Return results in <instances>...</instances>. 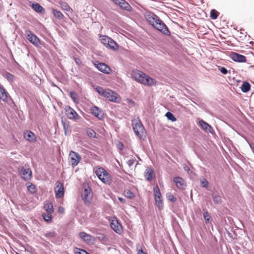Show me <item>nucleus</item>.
<instances>
[{
  "label": "nucleus",
  "mask_w": 254,
  "mask_h": 254,
  "mask_svg": "<svg viewBox=\"0 0 254 254\" xmlns=\"http://www.w3.org/2000/svg\"><path fill=\"white\" fill-rule=\"evenodd\" d=\"M145 16L148 23L154 28L165 36L171 35L169 28L158 15L153 12H149L146 13Z\"/></svg>",
  "instance_id": "obj_1"
},
{
  "label": "nucleus",
  "mask_w": 254,
  "mask_h": 254,
  "mask_svg": "<svg viewBox=\"0 0 254 254\" xmlns=\"http://www.w3.org/2000/svg\"><path fill=\"white\" fill-rule=\"evenodd\" d=\"M26 38L34 46L39 47L41 45L40 40L39 38L32 31L26 30L25 31Z\"/></svg>",
  "instance_id": "obj_2"
},
{
  "label": "nucleus",
  "mask_w": 254,
  "mask_h": 254,
  "mask_svg": "<svg viewBox=\"0 0 254 254\" xmlns=\"http://www.w3.org/2000/svg\"><path fill=\"white\" fill-rule=\"evenodd\" d=\"M64 110L65 115L69 119L77 121L80 119V116L69 106H65Z\"/></svg>",
  "instance_id": "obj_3"
},
{
  "label": "nucleus",
  "mask_w": 254,
  "mask_h": 254,
  "mask_svg": "<svg viewBox=\"0 0 254 254\" xmlns=\"http://www.w3.org/2000/svg\"><path fill=\"white\" fill-rule=\"evenodd\" d=\"M69 161L73 167L76 166L81 160L80 155L74 151H70L68 157Z\"/></svg>",
  "instance_id": "obj_4"
},
{
  "label": "nucleus",
  "mask_w": 254,
  "mask_h": 254,
  "mask_svg": "<svg viewBox=\"0 0 254 254\" xmlns=\"http://www.w3.org/2000/svg\"><path fill=\"white\" fill-rule=\"evenodd\" d=\"M153 191L156 204L160 209L163 207V200L161 193L157 185L153 188Z\"/></svg>",
  "instance_id": "obj_5"
},
{
  "label": "nucleus",
  "mask_w": 254,
  "mask_h": 254,
  "mask_svg": "<svg viewBox=\"0 0 254 254\" xmlns=\"http://www.w3.org/2000/svg\"><path fill=\"white\" fill-rule=\"evenodd\" d=\"M146 75L147 74L138 70L133 71L131 73L132 77L137 82L142 84H143Z\"/></svg>",
  "instance_id": "obj_6"
},
{
  "label": "nucleus",
  "mask_w": 254,
  "mask_h": 254,
  "mask_svg": "<svg viewBox=\"0 0 254 254\" xmlns=\"http://www.w3.org/2000/svg\"><path fill=\"white\" fill-rule=\"evenodd\" d=\"M94 65L99 71L105 74H110L112 70L111 68L104 63L96 61L94 63Z\"/></svg>",
  "instance_id": "obj_7"
},
{
  "label": "nucleus",
  "mask_w": 254,
  "mask_h": 254,
  "mask_svg": "<svg viewBox=\"0 0 254 254\" xmlns=\"http://www.w3.org/2000/svg\"><path fill=\"white\" fill-rule=\"evenodd\" d=\"M20 174L22 175V179L24 180H30L32 178V171L28 166L25 165L21 168Z\"/></svg>",
  "instance_id": "obj_8"
},
{
  "label": "nucleus",
  "mask_w": 254,
  "mask_h": 254,
  "mask_svg": "<svg viewBox=\"0 0 254 254\" xmlns=\"http://www.w3.org/2000/svg\"><path fill=\"white\" fill-rule=\"evenodd\" d=\"M91 192V189L88 185L84 186L82 197L85 203H86V202H90V200L92 197Z\"/></svg>",
  "instance_id": "obj_9"
},
{
  "label": "nucleus",
  "mask_w": 254,
  "mask_h": 254,
  "mask_svg": "<svg viewBox=\"0 0 254 254\" xmlns=\"http://www.w3.org/2000/svg\"><path fill=\"white\" fill-rule=\"evenodd\" d=\"M198 125L202 130L207 133H210L212 134L215 133L212 127L202 120L199 121Z\"/></svg>",
  "instance_id": "obj_10"
},
{
  "label": "nucleus",
  "mask_w": 254,
  "mask_h": 254,
  "mask_svg": "<svg viewBox=\"0 0 254 254\" xmlns=\"http://www.w3.org/2000/svg\"><path fill=\"white\" fill-rule=\"evenodd\" d=\"M133 129L136 135L139 138H141L142 135L140 134V132H143L144 130V127L140 121H139L138 123L133 125Z\"/></svg>",
  "instance_id": "obj_11"
},
{
  "label": "nucleus",
  "mask_w": 254,
  "mask_h": 254,
  "mask_svg": "<svg viewBox=\"0 0 254 254\" xmlns=\"http://www.w3.org/2000/svg\"><path fill=\"white\" fill-rule=\"evenodd\" d=\"M90 113L100 120H103L104 119V114L102 110L96 106L90 108Z\"/></svg>",
  "instance_id": "obj_12"
},
{
  "label": "nucleus",
  "mask_w": 254,
  "mask_h": 254,
  "mask_svg": "<svg viewBox=\"0 0 254 254\" xmlns=\"http://www.w3.org/2000/svg\"><path fill=\"white\" fill-rule=\"evenodd\" d=\"M231 59L234 62L238 63H245L246 62V57L236 52H231L230 55Z\"/></svg>",
  "instance_id": "obj_13"
},
{
  "label": "nucleus",
  "mask_w": 254,
  "mask_h": 254,
  "mask_svg": "<svg viewBox=\"0 0 254 254\" xmlns=\"http://www.w3.org/2000/svg\"><path fill=\"white\" fill-rule=\"evenodd\" d=\"M57 189H55V195L57 198L62 197L64 193V189L63 184L60 181L56 183Z\"/></svg>",
  "instance_id": "obj_14"
},
{
  "label": "nucleus",
  "mask_w": 254,
  "mask_h": 254,
  "mask_svg": "<svg viewBox=\"0 0 254 254\" xmlns=\"http://www.w3.org/2000/svg\"><path fill=\"white\" fill-rule=\"evenodd\" d=\"M106 94H105L104 97L106 98L110 101L116 103L119 102V101L117 100V94L115 91L108 89L106 90Z\"/></svg>",
  "instance_id": "obj_15"
},
{
  "label": "nucleus",
  "mask_w": 254,
  "mask_h": 254,
  "mask_svg": "<svg viewBox=\"0 0 254 254\" xmlns=\"http://www.w3.org/2000/svg\"><path fill=\"white\" fill-rule=\"evenodd\" d=\"M113 2L127 11H130L132 9L131 6L125 0H114Z\"/></svg>",
  "instance_id": "obj_16"
},
{
  "label": "nucleus",
  "mask_w": 254,
  "mask_h": 254,
  "mask_svg": "<svg viewBox=\"0 0 254 254\" xmlns=\"http://www.w3.org/2000/svg\"><path fill=\"white\" fill-rule=\"evenodd\" d=\"M110 226L111 228L117 234L121 233V230L119 228V226L122 227L116 217H114L110 222Z\"/></svg>",
  "instance_id": "obj_17"
},
{
  "label": "nucleus",
  "mask_w": 254,
  "mask_h": 254,
  "mask_svg": "<svg viewBox=\"0 0 254 254\" xmlns=\"http://www.w3.org/2000/svg\"><path fill=\"white\" fill-rule=\"evenodd\" d=\"M173 181L176 184L177 187L180 189H185V181L180 177H176L173 179Z\"/></svg>",
  "instance_id": "obj_18"
},
{
  "label": "nucleus",
  "mask_w": 254,
  "mask_h": 254,
  "mask_svg": "<svg viewBox=\"0 0 254 254\" xmlns=\"http://www.w3.org/2000/svg\"><path fill=\"white\" fill-rule=\"evenodd\" d=\"M32 9L37 13L44 14L45 12V9L38 2H34L31 4Z\"/></svg>",
  "instance_id": "obj_19"
},
{
  "label": "nucleus",
  "mask_w": 254,
  "mask_h": 254,
  "mask_svg": "<svg viewBox=\"0 0 254 254\" xmlns=\"http://www.w3.org/2000/svg\"><path fill=\"white\" fill-rule=\"evenodd\" d=\"M24 138L31 142L35 141L36 139L35 134L30 130H27L26 132L24 133Z\"/></svg>",
  "instance_id": "obj_20"
},
{
  "label": "nucleus",
  "mask_w": 254,
  "mask_h": 254,
  "mask_svg": "<svg viewBox=\"0 0 254 254\" xmlns=\"http://www.w3.org/2000/svg\"><path fill=\"white\" fill-rule=\"evenodd\" d=\"M103 172H106V170L102 167H99L96 170V174L99 179L104 183H108V180H106V178L102 177Z\"/></svg>",
  "instance_id": "obj_21"
},
{
  "label": "nucleus",
  "mask_w": 254,
  "mask_h": 254,
  "mask_svg": "<svg viewBox=\"0 0 254 254\" xmlns=\"http://www.w3.org/2000/svg\"><path fill=\"white\" fill-rule=\"evenodd\" d=\"M156 83V81L150 77L149 75H147L146 76V78L144 79V81L143 83V85L145 86H150L152 85H155Z\"/></svg>",
  "instance_id": "obj_22"
},
{
  "label": "nucleus",
  "mask_w": 254,
  "mask_h": 254,
  "mask_svg": "<svg viewBox=\"0 0 254 254\" xmlns=\"http://www.w3.org/2000/svg\"><path fill=\"white\" fill-rule=\"evenodd\" d=\"M0 99L3 102L7 100V93L3 86H0Z\"/></svg>",
  "instance_id": "obj_23"
},
{
  "label": "nucleus",
  "mask_w": 254,
  "mask_h": 254,
  "mask_svg": "<svg viewBox=\"0 0 254 254\" xmlns=\"http://www.w3.org/2000/svg\"><path fill=\"white\" fill-rule=\"evenodd\" d=\"M251 87V85L250 83L247 81H244L241 87V91L244 93H247L250 90Z\"/></svg>",
  "instance_id": "obj_24"
},
{
  "label": "nucleus",
  "mask_w": 254,
  "mask_h": 254,
  "mask_svg": "<svg viewBox=\"0 0 254 254\" xmlns=\"http://www.w3.org/2000/svg\"><path fill=\"white\" fill-rule=\"evenodd\" d=\"M145 173V177L147 181H150L153 180V170L152 169L147 168Z\"/></svg>",
  "instance_id": "obj_25"
},
{
  "label": "nucleus",
  "mask_w": 254,
  "mask_h": 254,
  "mask_svg": "<svg viewBox=\"0 0 254 254\" xmlns=\"http://www.w3.org/2000/svg\"><path fill=\"white\" fill-rule=\"evenodd\" d=\"M62 124L63 126L65 135H68L71 132L70 127L69 123H66L62 120Z\"/></svg>",
  "instance_id": "obj_26"
},
{
  "label": "nucleus",
  "mask_w": 254,
  "mask_h": 254,
  "mask_svg": "<svg viewBox=\"0 0 254 254\" xmlns=\"http://www.w3.org/2000/svg\"><path fill=\"white\" fill-rule=\"evenodd\" d=\"M79 236L84 241L89 243L91 240V236L88 234L84 232H81L79 233Z\"/></svg>",
  "instance_id": "obj_27"
},
{
  "label": "nucleus",
  "mask_w": 254,
  "mask_h": 254,
  "mask_svg": "<svg viewBox=\"0 0 254 254\" xmlns=\"http://www.w3.org/2000/svg\"><path fill=\"white\" fill-rule=\"evenodd\" d=\"M107 47H108L114 50H116L119 48V45L113 39H112L111 38H110L109 44H108Z\"/></svg>",
  "instance_id": "obj_28"
},
{
  "label": "nucleus",
  "mask_w": 254,
  "mask_h": 254,
  "mask_svg": "<svg viewBox=\"0 0 254 254\" xmlns=\"http://www.w3.org/2000/svg\"><path fill=\"white\" fill-rule=\"evenodd\" d=\"M52 12L54 16L59 20H62L64 17L63 14L60 11L56 9L53 8L52 9Z\"/></svg>",
  "instance_id": "obj_29"
},
{
  "label": "nucleus",
  "mask_w": 254,
  "mask_h": 254,
  "mask_svg": "<svg viewBox=\"0 0 254 254\" xmlns=\"http://www.w3.org/2000/svg\"><path fill=\"white\" fill-rule=\"evenodd\" d=\"M3 76L6 78L9 82H12L14 80V76L11 73L5 71L2 74Z\"/></svg>",
  "instance_id": "obj_30"
},
{
  "label": "nucleus",
  "mask_w": 254,
  "mask_h": 254,
  "mask_svg": "<svg viewBox=\"0 0 254 254\" xmlns=\"http://www.w3.org/2000/svg\"><path fill=\"white\" fill-rule=\"evenodd\" d=\"M203 216L205 220V223L208 224L210 220H211V216L206 209H203Z\"/></svg>",
  "instance_id": "obj_31"
},
{
  "label": "nucleus",
  "mask_w": 254,
  "mask_h": 254,
  "mask_svg": "<svg viewBox=\"0 0 254 254\" xmlns=\"http://www.w3.org/2000/svg\"><path fill=\"white\" fill-rule=\"evenodd\" d=\"M212 199L214 203L216 204H220L222 202L221 196L218 194H215V193L212 194Z\"/></svg>",
  "instance_id": "obj_32"
},
{
  "label": "nucleus",
  "mask_w": 254,
  "mask_h": 254,
  "mask_svg": "<svg viewBox=\"0 0 254 254\" xmlns=\"http://www.w3.org/2000/svg\"><path fill=\"white\" fill-rule=\"evenodd\" d=\"M110 37H109L106 35H101L100 36V40L101 41V42L102 44H103L104 45H105L107 47L108 44H109V41L110 40Z\"/></svg>",
  "instance_id": "obj_33"
},
{
  "label": "nucleus",
  "mask_w": 254,
  "mask_h": 254,
  "mask_svg": "<svg viewBox=\"0 0 254 254\" xmlns=\"http://www.w3.org/2000/svg\"><path fill=\"white\" fill-rule=\"evenodd\" d=\"M165 116L168 120H170L172 122H175L177 120L173 114L169 111L166 113Z\"/></svg>",
  "instance_id": "obj_34"
},
{
  "label": "nucleus",
  "mask_w": 254,
  "mask_h": 254,
  "mask_svg": "<svg viewBox=\"0 0 254 254\" xmlns=\"http://www.w3.org/2000/svg\"><path fill=\"white\" fill-rule=\"evenodd\" d=\"M219 12L215 9H213L210 11V17L212 19H216L218 16Z\"/></svg>",
  "instance_id": "obj_35"
},
{
  "label": "nucleus",
  "mask_w": 254,
  "mask_h": 254,
  "mask_svg": "<svg viewBox=\"0 0 254 254\" xmlns=\"http://www.w3.org/2000/svg\"><path fill=\"white\" fill-rule=\"evenodd\" d=\"M107 89H104L101 86H97V87L95 88L96 92L103 97L104 96L105 94H106V90Z\"/></svg>",
  "instance_id": "obj_36"
},
{
  "label": "nucleus",
  "mask_w": 254,
  "mask_h": 254,
  "mask_svg": "<svg viewBox=\"0 0 254 254\" xmlns=\"http://www.w3.org/2000/svg\"><path fill=\"white\" fill-rule=\"evenodd\" d=\"M69 95L70 98L72 99L74 103H78V100L77 99V94L75 92L73 91H70L69 92Z\"/></svg>",
  "instance_id": "obj_37"
},
{
  "label": "nucleus",
  "mask_w": 254,
  "mask_h": 254,
  "mask_svg": "<svg viewBox=\"0 0 254 254\" xmlns=\"http://www.w3.org/2000/svg\"><path fill=\"white\" fill-rule=\"evenodd\" d=\"M87 135L89 137L95 138L96 137V132L91 128H88L86 131Z\"/></svg>",
  "instance_id": "obj_38"
},
{
  "label": "nucleus",
  "mask_w": 254,
  "mask_h": 254,
  "mask_svg": "<svg viewBox=\"0 0 254 254\" xmlns=\"http://www.w3.org/2000/svg\"><path fill=\"white\" fill-rule=\"evenodd\" d=\"M124 194L126 197L128 198H133L134 197V193L129 190H125L124 191Z\"/></svg>",
  "instance_id": "obj_39"
},
{
  "label": "nucleus",
  "mask_w": 254,
  "mask_h": 254,
  "mask_svg": "<svg viewBox=\"0 0 254 254\" xmlns=\"http://www.w3.org/2000/svg\"><path fill=\"white\" fill-rule=\"evenodd\" d=\"M44 207L46 210L49 213H52L54 211L53 206L51 203H47L44 206Z\"/></svg>",
  "instance_id": "obj_40"
},
{
  "label": "nucleus",
  "mask_w": 254,
  "mask_h": 254,
  "mask_svg": "<svg viewBox=\"0 0 254 254\" xmlns=\"http://www.w3.org/2000/svg\"><path fill=\"white\" fill-rule=\"evenodd\" d=\"M60 3L63 9L67 11H69L70 10V7L66 2L62 1Z\"/></svg>",
  "instance_id": "obj_41"
},
{
  "label": "nucleus",
  "mask_w": 254,
  "mask_h": 254,
  "mask_svg": "<svg viewBox=\"0 0 254 254\" xmlns=\"http://www.w3.org/2000/svg\"><path fill=\"white\" fill-rule=\"evenodd\" d=\"M42 216H43V219L47 222H51L52 221V216L50 214V213H49L48 214L43 213Z\"/></svg>",
  "instance_id": "obj_42"
},
{
  "label": "nucleus",
  "mask_w": 254,
  "mask_h": 254,
  "mask_svg": "<svg viewBox=\"0 0 254 254\" xmlns=\"http://www.w3.org/2000/svg\"><path fill=\"white\" fill-rule=\"evenodd\" d=\"M74 252L75 254H90L84 250L79 248H76V250Z\"/></svg>",
  "instance_id": "obj_43"
},
{
  "label": "nucleus",
  "mask_w": 254,
  "mask_h": 254,
  "mask_svg": "<svg viewBox=\"0 0 254 254\" xmlns=\"http://www.w3.org/2000/svg\"><path fill=\"white\" fill-rule=\"evenodd\" d=\"M200 183H201V185L202 187H204L205 188L208 187V182L205 178H203V179H201Z\"/></svg>",
  "instance_id": "obj_44"
},
{
  "label": "nucleus",
  "mask_w": 254,
  "mask_h": 254,
  "mask_svg": "<svg viewBox=\"0 0 254 254\" xmlns=\"http://www.w3.org/2000/svg\"><path fill=\"white\" fill-rule=\"evenodd\" d=\"M167 196L168 199L172 202H175L177 200V198H176V197H175L174 195L172 193L167 194Z\"/></svg>",
  "instance_id": "obj_45"
},
{
  "label": "nucleus",
  "mask_w": 254,
  "mask_h": 254,
  "mask_svg": "<svg viewBox=\"0 0 254 254\" xmlns=\"http://www.w3.org/2000/svg\"><path fill=\"white\" fill-rule=\"evenodd\" d=\"M218 69L223 74H226L228 72L227 69L224 66L218 67Z\"/></svg>",
  "instance_id": "obj_46"
},
{
  "label": "nucleus",
  "mask_w": 254,
  "mask_h": 254,
  "mask_svg": "<svg viewBox=\"0 0 254 254\" xmlns=\"http://www.w3.org/2000/svg\"><path fill=\"white\" fill-rule=\"evenodd\" d=\"M45 236L46 238L50 239L54 238L56 236V234L55 232H50L49 233L45 234Z\"/></svg>",
  "instance_id": "obj_47"
},
{
  "label": "nucleus",
  "mask_w": 254,
  "mask_h": 254,
  "mask_svg": "<svg viewBox=\"0 0 254 254\" xmlns=\"http://www.w3.org/2000/svg\"><path fill=\"white\" fill-rule=\"evenodd\" d=\"M27 189L29 191L32 192H34L35 191V186L32 184H31L30 185L27 186Z\"/></svg>",
  "instance_id": "obj_48"
},
{
  "label": "nucleus",
  "mask_w": 254,
  "mask_h": 254,
  "mask_svg": "<svg viewBox=\"0 0 254 254\" xmlns=\"http://www.w3.org/2000/svg\"><path fill=\"white\" fill-rule=\"evenodd\" d=\"M74 60L76 64L78 65H80L82 64V62L81 60L78 58H74Z\"/></svg>",
  "instance_id": "obj_49"
},
{
  "label": "nucleus",
  "mask_w": 254,
  "mask_h": 254,
  "mask_svg": "<svg viewBox=\"0 0 254 254\" xmlns=\"http://www.w3.org/2000/svg\"><path fill=\"white\" fill-rule=\"evenodd\" d=\"M134 161H135V159L132 158V159H130L128 160L127 161V164L128 166L129 167H130L131 166H132V165L133 164Z\"/></svg>",
  "instance_id": "obj_50"
},
{
  "label": "nucleus",
  "mask_w": 254,
  "mask_h": 254,
  "mask_svg": "<svg viewBox=\"0 0 254 254\" xmlns=\"http://www.w3.org/2000/svg\"><path fill=\"white\" fill-rule=\"evenodd\" d=\"M117 146L120 150H123L124 148V145L121 141H119Z\"/></svg>",
  "instance_id": "obj_51"
},
{
  "label": "nucleus",
  "mask_w": 254,
  "mask_h": 254,
  "mask_svg": "<svg viewBox=\"0 0 254 254\" xmlns=\"http://www.w3.org/2000/svg\"><path fill=\"white\" fill-rule=\"evenodd\" d=\"M58 211L61 213H64V208L62 206H60L59 207Z\"/></svg>",
  "instance_id": "obj_52"
},
{
  "label": "nucleus",
  "mask_w": 254,
  "mask_h": 254,
  "mask_svg": "<svg viewBox=\"0 0 254 254\" xmlns=\"http://www.w3.org/2000/svg\"><path fill=\"white\" fill-rule=\"evenodd\" d=\"M184 169L185 171H187V172H189V171L190 170L189 167L187 165H185L184 166Z\"/></svg>",
  "instance_id": "obj_53"
},
{
  "label": "nucleus",
  "mask_w": 254,
  "mask_h": 254,
  "mask_svg": "<svg viewBox=\"0 0 254 254\" xmlns=\"http://www.w3.org/2000/svg\"><path fill=\"white\" fill-rule=\"evenodd\" d=\"M118 199L121 202H122L123 203H125L126 202V200L125 199H124L122 197H118Z\"/></svg>",
  "instance_id": "obj_54"
},
{
  "label": "nucleus",
  "mask_w": 254,
  "mask_h": 254,
  "mask_svg": "<svg viewBox=\"0 0 254 254\" xmlns=\"http://www.w3.org/2000/svg\"><path fill=\"white\" fill-rule=\"evenodd\" d=\"M109 176V174L107 172V171H106V172H103V174H102V177H104L105 178L107 179V177Z\"/></svg>",
  "instance_id": "obj_55"
},
{
  "label": "nucleus",
  "mask_w": 254,
  "mask_h": 254,
  "mask_svg": "<svg viewBox=\"0 0 254 254\" xmlns=\"http://www.w3.org/2000/svg\"><path fill=\"white\" fill-rule=\"evenodd\" d=\"M137 254H147L146 253L144 252L142 249L139 250Z\"/></svg>",
  "instance_id": "obj_56"
},
{
  "label": "nucleus",
  "mask_w": 254,
  "mask_h": 254,
  "mask_svg": "<svg viewBox=\"0 0 254 254\" xmlns=\"http://www.w3.org/2000/svg\"><path fill=\"white\" fill-rule=\"evenodd\" d=\"M127 100H128V102H129V103H130L131 104H132L134 105L135 102H134V101H133V100H131V99H127Z\"/></svg>",
  "instance_id": "obj_57"
},
{
  "label": "nucleus",
  "mask_w": 254,
  "mask_h": 254,
  "mask_svg": "<svg viewBox=\"0 0 254 254\" xmlns=\"http://www.w3.org/2000/svg\"><path fill=\"white\" fill-rule=\"evenodd\" d=\"M106 238V236H103L102 238V240H104Z\"/></svg>",
  "instance_id": "obj_58"
},
{
  "label": "nucleus",
  "mask_w": 254,
  "mask_h": 254,
  "mask_svg": "<svg viewBox=\"0 0 254 254\" xmlns=\"http://www.w3.org/2000/svg\"><path fill=\"white\" fill-rule=\"evenodd\" d=\"M241 34H243V31H241Z\"/></svg>",
  "instance_id": "obj_59"
},
{
  "label": "nucleus",
  "mask_w": 254,
  "mask_h": 254,
  "mask_svg": "<svg viewBox=\"0 0 254 254\" xmlns=\"http://www.w3.org/2000/svg\"><path fill=\"white\" fill-rule=\"evenodd\" d=\"M241 34H243V31H241Z\"/></svg>",
  "instance_id": "obj_60"
},
{
  "label": "nucleus",
  "mask_w": 254,
  "mask_h": 254,
  "mask_svg": "<svg viewBox=\"0 0 254 254\" xmlns=\"http://www.w3.org/2000/svg\"><path fill=\"white\" fill-rule=\"evenodd\" d=\"M16 254H19V253H17V252H16Z\"/></svg>",
  "instance_id": "obj_61"
},
{
  "label": "nucleus",
  "mask_w": 254,
  "mask_h": 254,
  "mask_svg": "<svg viewBox=\"0 0 254 254\" xmlns=\"http://www.w3.org/2000/svg\"><path fill=\"white\" fill-rule=\"evenodd\" d=\"M113 1H114V0H112Z\"/></svg>",
  "instance_id": "obj_62"
}]
</instances>
